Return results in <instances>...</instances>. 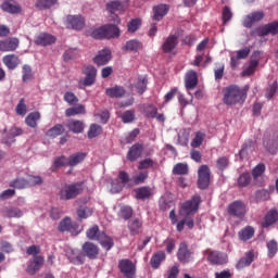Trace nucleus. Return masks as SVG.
<instances>
[{
    "label": "nucleus",
    "instance_id": "12",
    "mask_svg": "<svg viewBox=\"0 0 278 278\" xmlns=\"http://www.w3.org/2000/svg\"><path fill=\"white\" fill-rule=\"evenodd\" d=\"M257 36H268L270 34L271 36H277L278 34V21L271 22L267 25L261 26L256 29Z\"/></svg>",
    "mask_w": 278,
    "mask_h": 278
},
{
    "label": "nucleus",
    "instance_id": "34",
    "mask_svg": "<svg viewBox=\"0 0 278 278\" xmlns=\"http://www.w3.org/2000/svg\"><path fill=\"white\" fill-rule=\"evenodd\" d=\"M98 242L101 244L102 248L105 249V251H110V249L114 247V239H112L104 232H101V235H99Z\"/></svg>",
    "mask_w": 278,
    "mask_h": 278
},
{
    "label": "nucleus",
    "instance_id": "19",
    "mask_svg": "<svg viewBox=\"0 0 278 278\" xmlns=\"http://www.w3.org/2000/svg\"><path fill=\"white\" fill-rule=\"evenodd\" d=\"M110 60H112V52L110 49H103L94 56L93 62L98 66H105Z\"/></svg>",
    "mask_w": 278,
    "mask_h": 278
},
{
    "label": "nucleus",
    "instance_id": "51",
    "mask_svg": "<svg viewBox=\"0 0 278 278\" xmlns=\"http://www.w3.org/2000/svg\"><path fill=\"white\" fill-rule=\"evenodd\" d=\"M185 225L188 227V229H192L194 227V220L190 217H187V218L180 220L176 226L177 231H184Z\"/></svg>",
    "mask_w": 278,
    "mask_h": 278
},
{
    "label": "nucleus",
    "instance_id": "21",
    "mask_svg": "<svg viewBox=\"0 0 278 278\" xmlns=\"http://www.w3.org/2000/svg\"><path fill=\"white\" fill-rule=\"evenodd\" d=\"M42 264H45V258L42 256H34L33 261L28 263L27 273L29 275H36L42 267Z\"/></svg>",
    "mask_w": 278,
    "mask_h": 278
},
{
    "label": "nucleus",
    "instance_id": "64",
    "mask_svg": "<svg viewBox=\"0 0 278 278\" xmlns=\"http://www.w3.org/2000/svg\"><path fill=\"white\" fill-rule=\"evenodd\" d=\"M123 123H132L136 118V112L134 111H126L121 115Z\"/></svg>",
    "mask_w": 278,
    "mask_h": 278
},
{
    "label": "nucleus",
    "instance_id": "26",
    "mask_svg": "<svg viewBox=\"0 0 278 278\" xmlns=\"http://www.w3.org/2000/svg\"><path fill=\"white\" fill-rule=\"evenodd\" d=\"M83 252L87 257H89V260H96L97 255H99V247L91 242H86L83 245Z\"/></svg>",
    "mask_w": 278,
    "mask_h": 278
},
{
    "label": "nucleus",
    "instance_id": "37",
    "mask_svg": "<svg viewBox=\"0 0 278 278\" xmlns=\"http://www.w3.org/2000/svg\"><path fill=\"white\" fill-rule=\"evenodd\" d=\"M3 64L7 65V67H9L11 71H14V68H16V66H18V56H16L15 54H8L5 55L3 59Z\"/></svg>",
    "mask_w": 278,
    "mask_h": 278
},
{
    "label": "nucleus",
    "instance_id": "3",
    "mask_svg": "<svg viewBox=\"0 0 278 278\" xmlns=\"http://www.w3.org/2000/svg\"><path fill=\"white\" fill-rule=\"evenodd\" d=\"M84 160H86V153L84 152L73 154L68 159H66V156H61L54 161V168H60L62 166H77V164H81Z\"/></svg>",
    "mask_w": 278,
    "mask_h": 278
},
{
    "label": "nucleus",
    "instance_id": "24",
    "mask_svg": "<svg viewBox=\"0 0 278 278\" xmlns=\"http://www.w3.org/2000/svg\"><path fill=\"white\" fill-rule=\"evenodd\" d=\"M65 253L67 260H70L72 264H84V255H81L79 250H73L68 248Z\"/></svg>",
    "mask_w": 278,
    "mask_h": 278
},
{
    "label": "nucleus",
    "instance_id": "46",
    "mask_svg": "<svg viewBox=\"0 0 278 278\" xmlns=\"http://www.w3.org/2000/svg\"><path fill=\"white\" fill-rule=\"evenodd\" d=\"M147 84H148V80L146 76H141L137 79L135 84V88L139 94L144 93V91L147 90Z\"/></svg>",
    "mask_w": 278,
    "mask_h": 278
},
{
    "label": "nucleus",
    "instance_id": "53",
    "mask_svg": "<svg viewBox=\"0 0 278 278\" xmlns=\"http://www.w3.org/2000/svg\"><path fill=\"white\" fill-rule=\"evenodd\" d=\"M174 175H188V164L178 163L173 168Z\"/></svg>",
    "mask_w": 278,
    "mask_h": 278
},
{
    "label": "nucleus",
    "instance_id": "4",
    "mask_svg": "<svg viewBox=\"0 0 278 278\" xmlns=\"http://www.w3.org/2000/svg\"><path fill=\"white\" fill-rule=\"evenodd\" d=\"M201 203V197L194 195L191 200L185 202L180 207V216H190L197 213Z\"/></svg>",
    "mask_w": 278,
    "mask_h": 278
},
{
    "label": "nucleus",
    "instance_id": "35",
    "mask_svg": "<svg viewBox=\"0 0 278 278\" xmlns=\"http://www.w3.org/2000/svg\"><path fill=\"white\" fill-rule=\"evenodd\" d=\"M66 127L70 131H73V134H81V131H84V122L72 119L67 122Z\"/></svg>",
    "mask_w": 278,
    "mask_h": 278
},
{
    "label": "nucleus",
    "instance_id": "62",
    "mask_svg": "<svg viewBox=\"0 0 278 278\" xmlns=\"http://www.w3.org/2000/svg\"><path fill=\"white\" fill-rule=\"evenodd\" d=\"M77 216H78V218H88V217L92 216V208L81 206L77 211Z\"/></svg>",
    "mask_w": 278,
    "mask_h": 278
},
{
    "label": "nucleus",
    "instance_id": "39",
    "mask_svg": "<svg viewBox=\"0 0 278 278\" xmlns=\"http://www.w3.org/2000/svg\"><path fill=\"white\" fill-rule=\"evenodd\" d=\"M2 214L7 218H21V216H23V211L17 207H4Z\"/></svg>",
    "mask_w": 278,
    "mask_h": 278
},
{
    "label": "nucleus",
    "instance_id": "45",
    "mask_svg": "<svg viewBox=\"0 0 278 278\" xmlns=\"http://www.w3.org/2000/svg\"><path fill=\"white\" fill-rule=\"evenodd\" d=\"M62 134H64V126L62 124H58L47 131L49 138H58V136H62Z\"/></svg>",
    "mask_w": 278,
    "mask_h": 278
},
{
    "label": "nucleus",
    "instance_id": "2",
    "mask_svg": "<svg viewBox=\"0 0 278 278\" xmlns=\"http://www.w3.org/2000/svg\"><path fill=\"white\" fill-rule=\"evenodd\" d=\"M84 78H80L78 81V88L84 90V88H88L93 86L94 81H97V68L92 65H87L83 68Z\"/></svg>",
    "mask_w": 278,
    "mask_h": 278
},
{
    "label": "nucleus",
    "instance_id": "7",
    "mask_svg": "<svg viewBox=\"0 0 278 278\" xmlns=\"http://www.w3.org/2000/svg\"><path fill=\"white\" fill-rule=\"evenodd\" d=\"M260 55L261 52H254L250 62L245 63L242 70V77H251L257 71V66H260Z\"/></svg>",
    "mask_w": 278,
    "mask_h": 278
},
{
    "label": "nucleus",
    "instance_id": "42",
    "mask_svg": "<svg viewBox=\"0 0 278 278\" xmlns=\"http://www.w3.org/2000/svg\"><path fill=\"white\" fill-rule=\"evenodd\" d=\"M264 173H266V165L260 163L252 169V177L254 181H260L262 177H264Z\"/></svg>",
    "mask_w": 278,
    "mask_h": 278
},
{
    "label": "nucleus",
    "instance_id": "58",
    "mask_svg": "<svg viewBox=\"0 0 278 278\" xmlns=\"http://www.w3.org/2000/svg\"><path fill=\"white\" fill-rule=\"evenodd\" d=\"M149 177V172H140L138 174H136L135 176H132V181L134 184H136L137 186L140 184H144V180Z\"/></svg>",
    "mask_w": 278,
    "mask_h": 278
},
{
    "label": "nucleus",
    "instance_id": "15",
    "mask_svg": "<svg viewBox=\"0 0 278 278\" xmlns=\"http://www.w3.org/2000/svg\"><path fill=\"white\" fill-rule=\"evenodd\" d=\"M278 220V212L277 208H270L264 216V219L262 222L263 229H266L268 227H271V225H275Z\"/></svg>",
    "mask_w": 278,
    "mask_h": 278
},
{
    "label": "nucleus",
    "instance_id": "57",
    "mask_svg": "<svg viewBox=\"0 0 278 278\" xmlns=\"http://www.w3.org/2000/svg\"><path fill=\"white\" fill-rule=\"evenodd\" d=\"M64 101L68 103V105H77V103H79V99L77 98V96H75V93L71 91L65 92Z\"/></svg>",
    "mask_w": 278,
    "mask_h": 278
},
{
    "label": "nucleus",
    "instance_id": "18",
    "mask_svg": "<svg viewBox=\"0 0 278 278\" xmlns=\"http://www.w3.org/2000/svg\"><path fill=\"white\" fill-rule=\"evenodd\" d=\"M197 84H199V77L197 72L190 70L185 75V86L187 90H194L197 88Z\"/></svg>",
    "mask_w": 278,
    "mask_h": 278
},
{
    "label": "nucleus",
    "instance_id": "11",
    "mask_svg": "<svg viewBox=\"0 0 278 278\" xmlns=\"http://www.w3.org/2000/svg\"><path fill=\"white\" fill-rule=\"evenodd\" d=\"M177 257L182 264H188V262H192V252L189 251L188 243H180L177 252Z\"/></svg>",
    "mask_w": 278,
    "mask_h": 278
},
{
    "label": "nucleus",
    "instance_id": "30",
    "mask_svg": "<svg viewBox=\"0 0 278 278\" xmlns=\"http://www.w3.org/2000/svg\"><path fill=\"white\" fill-rule=\"evenodd\" d=\"M164 260H166V253H164V251H159V252L154 253L150 261L151 267L154 269L160 268V266H161L162 262H164Z\"/></svg>",
    "mask_w": 278,
    "mask_h": 278
},
{
    "label": "nucleus",
    "instance_id": "29",
    "mask_svg": "<svg viewBox=\"0 0 278 278\" xmlns=\"http://www.w3.org/2000/svg\"><path fill=\"white\" fill-rule=\"evenodd\" d=\"M255 236V228L253 226H247L238 232L239 240L247 242Z\"/></svg>",
    "mask_w": 278,
    "mask_h": 278
},
{
    "label": "nucleus",
    "instance_id": "52",
    "mask_svg": "<svg viewBox=\"0 0 278 278\" xmlns=\"http://www.w3.org/2000/svg\"><path fill=\"white\" fill-rule=\"evenodd\" d=\"M203 140H205V135L202 131H198L191 141V147L193 149H199V147L203 144Z\"/></svg>",
    "mask_w": 278,
    "mask_h": 278
},
{
    "label": "nucleus",
    "instance_id": "59",
    "mask_svg": "<svg viewBox=\"0 0 278 278\" xmlns=\"http://www.w3.org/2000/svg\"><path fill=\"white\" fill-rule=\"evenodd\" d=\"M249 184H251V174H249V173L241 174L238 179V185L241 188H247V186H249Z\"/></svg>",
    "mask_w": 278,
    "mask_h": 278
},
{
    "label": "nucleus",
    "instance_id": "25",
    "mask_svg": "<svg viewBox=\"0 0 278 278\" xmlns=\"http://www.w3.org/2000/svg\"><path fill=\"white\" fill-rule=\"evenodd\" d=\"M207 260L211 262V264H227V254L213 251L210 252Z\"/></svg>",
    "mask_w": 278,
    "mask_h": 278
},
{
    "label": "nucleus",
    "instance_id": "54",
    "mask_svg": "<svg viewBox=\"0 0 278 278\" xmlns=\"http://www.w3.org/2000/svg\"><path fill=\"white\" fill-rule=\"evenodd\" d=\"M155 164V161L152 159H146L139 163L138 168L139 170H147L148 168H154Z\"/></svg>",
    "mask_w": 278,
    "mask_h": 278
},
{
    "label": "nucleus",
    "instance_id": "60",
    "mask_svg": "<svg viewBox=\"0 0 278 278\" xmlns=\"http://www.w3.org/2000/svg\"><path fill=\"white\" fill-rule=\"evenodd\" d=\"M21 134H23V130L21 128H12L10 132L11 137L9 139H3L4 144H12V142H14L15 136H21Z\"/></svg>",
    "mask_w": 278,
    "mask_h": 278
},
{
    "label": "nucleus",
    "instance_id": "36",
    "mask_svg": "<svg viewBox=\"0 0 278 278\" xmlns=\"http://www.w3.org/2000/svg\"><path fill=\"white\" fill-rule=\"evenodd\" d=\"M1 8L4 12H9L10 14H18V12H21V7L14 1H5L2 3Z\"/></svg>",
    "mask_w": 278,
    "mask_h": 278
},
{
    "label": "nucleus",
    "instance_id": "43",
    "mask_svg": "<svg viewBox=\"0 0 278 278\" xmlns=\"http://www.w3.org/2000/svg\"><path fill=\"white\" fill-rule=\"evenodd\" d=\"M79 114H86V106L83 104H78L74 108H70L65 111L66 116H77Z\"/></svg>",
    "mask_w": 278,
    "mask_h": 278
},
{
    "label": "nucleus",
    "instance_id": "5",
    "mask_svg": "<svg viewBox=\"0 0 278 278\" xmlns=\"http://www.w3.org/2000/svg\"><path fill=\"white\" fill-rule=\"evenodd\" d=\"M129 184V174L125 170L118 173V179H115L111 182V192L112 194H118Z\"/></svg>",
    "mask_w": 278,
    "mask_h": 278
},
{
    "label": "nucleus",
    "instance_id": "48",
    "mask_svg": "<svg viewBox=\"0 0 278 278\" xmlns=\"http://www.w3.org/2000/svg\"><path fill=\"white\" fill-rule=\"evenodd\" d=\"M140 25H142V21L140 18L131 20L127 25L129 34H136V31L140 29Z\"/></svg>",
    "mask_w": 278,
    "mask_h": 278
},
{
    "label": "nucleus",
    "instance_id": "56",
    "mask_svg": "<svg viewBox=\"0 0 278 278\" xmlns=\"http://www.w3.org/2000/svg\"><path fill=\"white\" fill-rule=\"evenodd\" d=\"M267 251L268 257H274L275 255H277L278 244L275 240H270L267 242Z\"/></svg>",
    "mask_w": 278,
    "mask_h": 278
},
{
    "label": "nucleus",
    "instance_id": "8",
    "mask_svg": "<svg viewBox=\"0 0 278 278\" xmlns=\"http://www.w3.org/2000/svg\"><path fill=\"white\" fill-rule=\"evenodd\" d=\"M198 188L205 190L210 186V167L207 165H201L198 170Z\"/></svg>",
    "mask_w": 278,
    "mask_h": 278
},
{
    "label": "nucleus",
    "instance_id": "14",
    "mask_svg": "<svg viewBox=\"0 0 278 278\" xmlns=\"http://www.w3.org/2000/svg\"><path fill=\"white\" fill-rule=\"evenodd\" d=\"M20 41L17 38H8L0 41V51L10 52L18 49Z\"/></svg>",
    "mask_w": 278,
    "mask_h": 278
},
{
    "label": "nucleus",
    "instance_id": "32",
    "mask_svg": "<svg viewBox=\"0 0 278 278\" xmlns=\"http://www.w3.org/2000/svg\"><path fill=\"white\" fill-rule=\"evenodd\" d=\"M255 257V254L253 253V251H250L245 254L244 257H242L236 265V268H238V270H241V268H247V266H251V264L253 263V260Z\"/></svg>",
    "mask_w": 278,
    "mask_h": 278
},
{
    "label": "nucleus",
    "instance_id": "40",
    "mask_svg": "<svg viewBox=\"0 0 278 278\" xmlns=\"http://www.w3.org/2000/svg\"><path fill=\"white\" fill-rule=\"evenodd\" d=\"M106 10L110 12V14H116V12H125V8L123 7V3L121 1H110L106 3Z\"/></svg>",
    "mask_w": 278,
    "mask_h": 278
},
{
    "label": "nucleus",
    "instance_id": "9",
    "mask_svg": "<svg viewBox=\"0 0 278 278\" xmlns=\"http://www.w3.org/2000/svg\"><path fill=\"white\" fill-rule=\"evenodd\" d=\"M118 268L126 278H134L136 275V264L130 260H122L118 263Z\"/></svg>",
    "mask_w": 278,
    "mask_h": 278
},
{
    "label": "nucleus",
    "instance_id": "31",
    "mask_svg": "<svg viewBox=\"0 0 278 278\" xmlns=\"http://www.w3.org/2000/svg\"><path fill=\"white\" fill-rule=\"evenodd\" d=\"M105 94L111 99H121V97H125V88L121 86L111 87L105 90Z\"/></svg>",
    "mask_w": 278,
    "mask_h": 278
},
{
    "label": "nucleus",
    "instance_id": "38",
    "mask_svg": "<svg viewBox=\"0 0 278 278\" xmlns=\"http://www.w3.org/2000/svg\"><path fill=\"white\" fill-rule=\"evenodd\" d=\"M105 38H118L121 36V29L116 25H104Z\"/></svg>",
    "mask_w": 278,
    "mask_h": 278
},
{
    "label": "nucleus",
    "instance_id": "23",
    "mask_svg": "<svg viewBox=\"0 0 278 278\" xmlns=\"http://www.w3.org/2000/svg\"><path fill=\"white\" fill-rule=\"evenodd\" d=\"M142 151H144L142 143H135L127 153V160L136 162V160L142 155Z\"/></svg>",
    "mask_w": 278,
    "mask_h": 278
},
{
    "label": "nucleus",
    "instance_id": "10",
    "mask_svg": "<svg viewBox=\"0 0 278 278\" xmlns=\"http://www.w3.org/2000/svg\"><path fill=\"white\" fill-rule=\"evenodd\" d=\"M228 213L238 218H242L247 214V205L242 201H235L228 206Z\"/></svg>",
    "mask_w": 278,
    "mask_h": 278
},
{
    "label": "nucleus",
    "instance_id": "49",
    "mask_svg": "<svg viewBox=\"0 0 278 278\" xmlns=\"http://www.w3.org/2000/svg\"><path fill=\"white\" fill-rule=\"evenodd\" d=\"M55 3H58V0H37L36 8L39 10H47L52 8V5H55Z\"/></svg>",
    "mask_w": 278,
    "mask_h": 278
},
{
    "label": "nucleus",
    "instance_id": "1",
    "mask_svg": "<svg viewBox=\"0 0 278 278\" xmlns=\"http://www.w3.org/2000/svg\"><path fill=\"white\" fill-rule=\"evenodd\" d=\"M223 94V102L225 105H236L238 103H242V101H244V97H247L244 90L233 85L224 88Z\"/></svg>",
    "mask_w": 278,
    "mask_h": 278
},
{
    "label": "nucleus",
    "instance_id": "28",
    "mask_svg": "<svg viewBox=\"0 0 278 278\" xmlns=\"http://www.w3.org/2000/svg\"><path fill=\"white\" fill-rule=\"evenodd\" d=\"M123 50L138 53V51H142V42L138 41V39H130L125 43Z\"/></svg>",
    "mask_w": 278,
    "mask_h": 278
},
{
    "label": "nucleus",
    "instance_id": "20",
    "mask_svg": "<svg viewBox=\"0 0 278 278\" xmlns=\"http://www.w3.org/2000/svg\"><path fill=\"white\" fill-rule=\"evenodd\" d=\"M66 21L72 29H84V26L86 25V20L81 15H68Z\"/></svg>",
    "mask_w": 278,
    "mask_h": 278
},
{
    "label": "nucleus",
    "instance_id": "27",
    "mask_svg": "<svg viewBox=\"0 0 278 278\" xmlns=\"http://www.w3.org/2000/svg\"><path fill=\"white\" fill-rule=\"evenodd\" d=\"M212 62L208 53L197 52L195 60L193 61V66H207Z\"/></svg>",
    "mask_w": 278,
    "mask_h": 278
},
{
    "label": "nucleus",
    "instance_id": "22",
    "mask_svg": "<svg viewBox=\"0 0 278 278\" xmlns=\"http://www.w3.org/2000/svg\"><path fill=\"white\" fill-rule=\"evenodd\" d=\"M168 10H170V7L167 4H157L153 7V21H162V18L165 17L166 14H168Z\"/></svg>",
    "mask_w": 278,
    "mask_h": 278
},
{
    "label": "nucleus",
    "instance_id": "17",
    "mask_svg": "<svg viewBox=\"0 0 278 278\" xmlns=\"http://www.w3.org/2000/svg\"><path fill=\"white\" fill-rule=\"evenodd\" d=\"M178 43H179V36L169 35L165 39L162 46L164 53H172V51H175V47H177Z\"/></svg>",
    "mask_w": 278,
    "mask_h": 278
},
{
    "label": "nucleus",
    "instance_id": "6",
    "mask_svg": "<svg viewBox=\"0 0 278 278\" xmlns=\"http://www.w3.org/2000/svg\"><path fill=\"white\" fill-rule=\"evenodd\" d=\"M81 192V187L79 185H65L60 190V199L63 201H71L75 199Z\"/></svg>",
    "mask_w": 278,
    "mask_h": 278
},
{
    "label": "nucleus",
    "instance_id": "61",
    "mask_svg": "<svg viewBox=\"0 0 278 278\" xmlns=\"http://www.w3.org/2000/svg\"><path fill=\"white\" fill-rule=\"evenodd\" d=\"M91 37L94 38L96 40H101L105 38V28L104 26H101L99 28H96L91 31Z\"/></svg>",
    "mask_w": 278,
    "mask_h": 278
},
{
    "label": "nucleus",
    "instance_id": "13",
    "mask_svg": "<svg viewBox=\"0 0 278 278\" xmlns=\"http://www.w3.org/2000/svg\"><path fill=\"white\" fill-rule=\"evenodd\" d=\"M264 18V12L256 11L248 14L243 20V26L244 27H253L254 23H260Z\"/></svg>",
    "mask_w": 278,
    "mask_h": 278
},
{
    "label": "nucleus",
    "instance_id": "16",
    "mask_svg": "<svg viewBox=\"0 0 278 278\" xmlns=\"http://www.w3.org/2000/svg\"><path fill=\"white\" fill-rule=\"evenodd\" d=\"M55 42V37L48 33H41L35 37V45L39 47H48V45H53Z\"/></svg>",
    "mask_w": 278,
    "mask_h": 278
},
{
    "label": "nucleus",
    "instance_id": "41",
    "mask_svg": "<svg viewBox=\"0 0 278 278\" xmlns=\"http://www.w3.org/2000/svg\"><path fill=\"white\" fill-rule=\"evenodd\" d=\"M38 121H40V112H31L27 115L25 123L28 127H38Z\"/></svg>",
    "mask_w": 278,
    "mask_h": 278
},
{
    "label": "nucleus",
    "instance_id": "44",
    "mask_svg": "<svg viewBox=\"0 0 278 278\" xmlns=\"http://www.w3.org/2000/svg\"><path fill=\"white\" fill-rule=\"evenodd\" d=\"M128 227L131 236H138V233H140V228L142 227V222L140 219H131Z\"/></svg>",
    "mask_w": 278,
    "mask_h": 278
},
{
    "label": "nucleus",
    "instance_id": "50",
    "mask_svg": "<svg viewBox=\"0 0 278 278\" xmlns=\"http://www.w3.org/2000/svg\"><path fill=\"white\" fill-rule=\"evenodd\" d=\"M151 197V188L149 187H142L136 190V198L137 199H149Z\"/></svg>",
    "mask_w": 278,
    "mask_h": 278
},
{
    "label": "nucleus",
    "instance_id": "47",
    "mask_svg": "<svg viewBox=\"0 0 278 278\" xmlns=\"http://www.w3.org/2000/svg\"><path fill=\"white\" fill-rule=\"evenodd\" d=\"M73 229H75V227L73 226V222H71L68 217H65L59 224V231H71L73 233Z\"/></svg>",
    "mask_w": 278,
    "mask_h": 278
},
{
    "label": "nucleus",
    "instance_id": "55",
    "mask_svg": "<svg viewBox=\"0 0 278 278\" xmlns=\"http://www.w3.org/2000/svg\"><path fill=\"white\" fill-rule=\"evenodd\" d=\"M99 236H101V232H99V226H92L87 230V238L89 240H99Z\"/></svg>",
    "mask_w": 278,
    "mask_h": 278
},
{
    "label": "nucleus",
    "instance_id": "33",
    "mask_svg": "<svg viewBox=\"0 0 278 278\" xmlns=\"http://www.w3.org/2000/svg\"><path fill=\"white\" fill-rule=\"evenodd\" d=\"M263 144L269 153H271V154L277 153V151H278V132L276 134L275 138H273V139H268V140L264 139Z\"/></svg>",
    "mask_w": 278,
    "mask_h": 278
},
{
    "label": "nucleus",
    "instance_id": "63",
    "mask_svg": "<svg viewBox=\"0 0 278 278\" xmlns=\"http://www.w3.org/2000/svg\"><path fill=\"white\" fill-rule=\"evenodd\" d=\"M102 131L101 126L97 125V124H92L89 128L88 131V137L89 138H97V136H99Z\"/></svg>",
    "mask_w": 278,
    "mask_h": 278
}]
</instances>
